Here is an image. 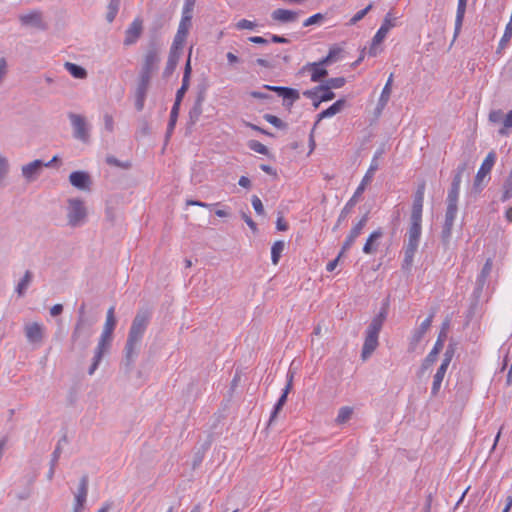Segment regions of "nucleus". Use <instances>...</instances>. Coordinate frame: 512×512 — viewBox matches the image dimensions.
Wrapping results in <instances>:
<instances>
[{
	"instance_id": "052dcab7",
	"label": "nucleus",
	"mask_w": 512,
	"mask_h": 512,
	"mask_svg": "<svg viewBox=\"0 0 512 512\" xmlns=\"http://www.w3.org/2000/svg\"><path fill=\"white\" fill-rule=\"evenodd\" d=\"M138 342L139 341L128 337L126 347H125L126 354H127L128 358H131L133 356V354L135 353V348H136V345Z\"/></svg>"
},
{
	"instance_id": "2eb2a0df",
	"label": "nucleus",
	"mask_w": 512,
	"mask_h": 512,
	"mask_svg": "<svg viewBox=\"0 0 512 512\" xmlns=\"http://www.w3.org/2000/svg\"><path fill=\"white\" fill-rule=\"evenodd\" d=\"M465 171V165H461L457 168L456 174L454 175L451 188L448 192L447 196V204H454L457 205L459 192H460V185L462 181V175Z\"/></svg>"
},
{
	"instance_id": "473e14b6",
	"label": "nucleus",
	"mask_w": 512,
	"mask_h": 512,
	"mask_svg": "<svg viewBox=\"0 0 512 512\" xmlns=\"http://www.w3.org/2000/svg\"><path fill=\"white\" fill-rule=\"evenodd\" d=\"M65 68L76 79H84L87 76L86 70L77 64L66 62Z\"/></svg>"
},
{
	"instance_id": "4c0bfd02",
	"label": "nucleus",
	"mask_w": 512,
	"mask_h": 512,
	"mask_svg": "<svg viewBox=\"0 0 512 512\" xmlns=\"http://www.w3.org/2000/svg\"><path fill=\"white\" fill-rule=\"evenodd\" d=\"M150 79H151L150 76L140 74L139 83H138V86H137V89H136V95L137 96H144V97H146L147 90H148L149 83H150Z\"/></svg>"
},
{
	"instance_id": "72a5a7b5",
	"label": "nucleus",
	"mask_w": 512,
	"mask_h": 512,
	"mask_svg": "<svg viewBox=\"0 0 512 512\" xmlns=\"http://www.w3.org/2000/svg\"><path fill=\"white\" fill-rule=\"evenodd\" d=\"M493 268V261L491 258H488L484 264V266L481 269L480 274L478 275L477 282L479 285L483 286L489 277L491 271Z\"/></svg>"
},
{
	"instance_id": "c85d7f7f",
	"label": "nucleus",
	"mask_w": 512,
	"mask_h": 512,
	"mask_svg": "<svg viewBox=\"0 0 512 512\" xmlns=\"http://www.w3.org/2000/svg\"><path fill=\"white\" fill-rule=\"evenodd\" d=\"M447 369H448V367L440 365L438 367L436 373L434 374L433 381H432V387H431V395L432 396H437V394L439 393L443 379L447 372Z\"/></svg>"
},
{
	"instance_id": "6e6d98bb",
	"label": "nucleus",
	"mask_w": 512,
	"mask_h": 512,
	"mask_svg": "<svg viewBox=\"0 0 512 512\" xmlns=\"http://www.w3.org/2000/svg\"><path fill=\"white\" fill-rule=\"evenodd\" d=\"M194 5H195V0H185L183 8H182L181 16H187V18L192 19Z\"/></svg>"
},
{
	"instance_id": "ea45409f",
	"label": "nucleus",
	"mask_w": 512,
	"mask_h": 512,
	"mask_svg": "<svg viewBox=\"0 0 512 512\" xmlns=\"http://www.w3.org/2000/svg\"><path fill=\"white\" fill-rule=\"evenodd\" d=\"M179 55H180L179 52L170 51L168 61L166 64V68H165L166 75L171 74L175 70L178 60H179Z\"/></svg>"
},
{
	"instance_id": "4468645a",
	"label": "nucleus",
	"mask_w": 512,
	"mask_h": 512,
	"mask_svg": "<svg viewBox=\"0 0 512 512\" xmlns=\"http://www.w3.org/2000/svg\"><path fill=\"white\" fill-rule=\"evenodd\" d=\"M367 221H368V215L365 214L361 217V219L356 224H354V226L351 228L349 234L347 235L345 241L343 242L342 252H345L352 247V245L354 244L356 239L362 233Z\"/></svg>"
},
{
	"instance_id": "4d7b16f0",
	"label": "nucleus",
	"mask_w": 512,
	"mask_h": 512,
	"mask_svg": "<svg viewBox=\"0 0 512 512\" xmlns=\"http://www.w3.org/2000/svg\"><path fill=\"white\" fill-rule=\"evenodd\" d=\"M104 129L112 133L114 131V118L111 114L105 113L103 115Z\"/></svg>"
},
{
	"instance_id": "4be33fe9",
	"label": "nucleus",
	"mask_w": 512,
	"mask_h": 512,
	"mask_svg": "<svg viewBox=\"0 0 512 512\" xmlns=\"http://www.w3.org/2000/svg\"><path fill=\"white\" fill-rule=\"evenodd\" d=\"M382 236L383 232L381 229H377L371 232L363 246V253L367 255L374 254L377 250L378 242L382 238Z\"/></svg>"
},
{
	"instance_id": "b1692460",
	"label": "nucleus",
	"mask_w": 512,
	"mask_h": 512,
	"mask_svg": "<svg viewBox=\"0 0 512 512\" xmlns=\"http://www.w3.org/2000/svg\"><path fill=\"white\" fill-rule=\"evenodd\" d=\"M467 1L468 0H458L453 41L456 40V38L458 37V35L461 32V28L463 25V20H464V16H465V12H466Z\"/></svg>"
},
{
	"instance_id": "bb28decb",
	"label": "nucleus",
	"mask_w": 512,
	"mask_h": 512,
	"mask_svg": "<svg viewBox=\"0 0 512 512\" xmlns=\"http://www.w3.org/2000/svg\"><path fill=\"white\" fill-rule=\"evenodd\" d=\"M388 33L389 32H387V30H385L384 28H381V27L377 30V32L375 33V35L372 39L369 50H368V54L370 56L378 55V53L381 51L380 45L384 41V39L386 38Z\"/></svg>"
},
{
	"instance_id": "423d86ee",
	"label": "nucleus",
	"mask_w": 512,
	"mask_h": 512,
	"mask_svg": "<svg viewBox=\"0 0 512 512\" xmlns=\"http://www.w3.org/2000/svg\"><path fill=\"white\" fill-rule=\"evenodd\" d=\"M88 211L85 202L76 197L69 198L66 206L67 223L72 228L83 226L87 222Z\"/></svg>"
},
{
	"instance_id": "39448f33",
	"label": "nucleus",
	"mask_w": 512,
	"mask_h": 512,
	"mask_svg": "<svg viewBox=\"0 0 512 512\" xmlns=\"http://www.w3.org/2000/svg\"><path fill=\"white\" fill-rule=\"evenodd\" d=\"M84 308L80 309V316L71 335L73 349L85 350L89 344L94 330L92 323L84 317Z\"/></svg>"
},
{
	"instance_id": "3c124183",
	"label": "nucleus",
	"mask_w": 512,
	"mask_h": 512,
	"mask_svg": "<svg viewBox=\"0 0 512 512\" xmlns=\"http://www.w3.org/2000/svg\"><path fill=\"white\" fill-rule=\"evenodd\" d=\"M339 53V50L336 48H332L329 50L328 54L319 60L325 67L329 64L333 63L336 60V56Z\"/></svg>"
},
{
	"instance_id": "13d9d810",
	"label": "nucleus",
	"mask_w": 512,
	"mask_h": 512,
	"mask_svg": "<svg viewBox=\"0 0 512 512\" xmlns=\"http://www.w3.org/2000/svg\"><path fill=\"white\" fill-rule=\"evenodd\" d=\"M454 356V348L452 346H449L444 355H443V359L441 361V364L440 365H443L445 367H449L451 361H452V358Z\"/></svg>"
},
{
	"instance_id": "603ef678",
	"label": "nucleus",
	"mask_w": 512,
	"mask_h": 512,
	"mask_svg": "<svg viewBox=\"0 0 512 512\" xmlns=\"http://www.w3.org/2000/svg\"><path fill=\"white\" fill-rule=\"evenodd\" d=\"M8 171H9L8 159L4 155L0 154V183L6 177Z\"/></svg>"
},
{
	"instance_id": "bf43d9fd",
	"label": "nucleus",
	"mask_w": 512,
	"mask_h": 512,
	"mask_svg": "<svg viewBox=\"0 0 512 512\" xmlns=\"http://www.w3.org/2000/svg\"><path fill=\"white\" fill-rule=\"evenodd\" d=\"M256 27V23L247 19H241L237 22L236 28L239 30L247 29L254 30Z\"/></svg>"
},
{
	"instance_id": "0eeeda50",
	"label": "nucleus",
	"mask_w": 512,
	"mask_h": 512,
	"mask_svg": "<svg viewBox=\"0 0 512 512\" xmlns=\"http://www.w3.org/2000/svg\"><path fill=\"white\" fill-rule=\"evenodd\" d=\"M73 137L83 143H87L90 139V128L84 116L76 113H69Z\"/></svg>"
},
{
	"instance_id": "20e7f679",
	"label": "nucleus",
	"mask_w": 512,
	"mask_h": 512,
	"mask_svg": "<svg viewBox=\"0 0 512 512\" xmlns=\"http://www.w3.org/2000/svg\"><path fill=\"white\" fill-rule=\"evenodd\" d=\"M386 309L381 311L372 319L366 330V336L362 347L361 358L367 360L378 347V336L386 319Z\"/></svg>"
},
{
	"instance_id": "c9c22d12",
	"label": "nucleus",
	"mask_w": 512,
	"mask_h": 512,
	"mask_svg": "<svg viewBox=\"0 0 512 512\" xmlns=\"http://www.w3.org/2000/svg\"><path fill=\"white\" fill-rule=\"evenodd\" d=\"M179 109L180 106L178 105V103H174L170 112V119L167 128V138L170 137L171 133L175 128L178 119Z\"/></svg>"
},
{
	"instance_id": "dca6fc26",
	"label": "nucleus",
	"mask_w": 512,
	"mask_h": 512,
	"mask_svg": "<svg viewBox=\"0 0 512 512\" xmlns=\"http://www.w3.org/2000/svg\"><path fill=\"white\" fill-rule=\"evenodd\" d=\"M44 168V162L42 160H34L22 166L21 172L22 176L25 178L27 182H32L36 180V178L42 172Z\"/></svg>"
},
{
	"instance_id": "c756f323",
	"label": "nucleus",
	"mask_w": 512,
	"mask_h": 512,
	"mask_svg": "<svg viewBox=\"0 0 512 512\" xmlns=\"http://www.w3.org/2000/svg\"><path fill=\"white\" fill-rule=\"evenodd\" d=\"M345 104V101L343 99H339L336 102H334L329 108L323 110L318 114V120L317 122L321 121L325 118H331L337 113L341 112Z\"/></svg>"
},
{
	"instance_id": "c03bdc74",
	"label": "nucleus",
	"mask_w": 512,
	"mask_h": 512,
	"mask_svg": "<svg viewBox=\"0 0 512 512\" xmlns=\"http://www.w3.org/2000/svg\"><path fill=\"white\" fill-rule=\"evenodd\" d=\"M202 113V99L199 97L189 112L190 119L195 123Z\"/></svg>"
},
{
	"instance_id": "f3484780",
	"label": "nucleus",
	"mask_w": 512,
	"mask_h": 512,
	"mask_svg": "<svg viewBox=\"0 0 512 512\" xmlns=\"http://www.w3.org/2000/svg\"><path fill=\"white\" fill-rule=\"evenodd\" d=\"M434 314H430L421 324L420 326L413 332L410 343H409V349L411 351H414L416 349L417 344L422 340L425 333L430 328L432 321H433Z\"/></svg>"
},
{
	"instance_id": "412c9836",
	"label": "nucleus",
	"mask_w": 512,
	"mask_h": 512,
	"mask_svg": "<svg viewBox=\"0 0 512 512\" xmlns=\"http://www.w3.org/2000/svg\"><path fill=\"white\" fill-rule=\"evenodd\" d=\"M25 335L30 343H39L43 338V326L37 322L25 326Z\"/></svg>"
},
{
	"instance_id": "5fc2aeb1",
	"label": "nucleus",
	"mask_w": 512,
	"mask_h": 512,
	"mask_svg": "<svg viewBox=\"0 0 512 512\" xmlns=\"http://www.w3.org/2000/svg\"><path fill=\"white\" fill-rule=\"evenodd\" d=\"M249 148L259 154L266 155L268 153L267 147L259 141H250Z\"/></svg>"
},
{
	"instance_id": "9d476101",
	"label": "nucleus",
	"mask_w": 512,
	"mask_h": 512,
	"mask_svg": "<svg viewBox=\"0 0 512 512\" xmlns=\"http://www.w3.org/2000/svg\"><path fill=\"white\" fill-rule=\"evenodd\" d=\"M150 314L147 311L138 312L135 316L128 337L140 341L148 325Z\"/></svg>"
},
{
	"instance_id": "79ce46f5",
	"label": "nucleus",
	"mask_w": 512,
	"mask_h": 512,
	"mask_svg": "<svg viewBox=\"0 0 512 512\" xmlns=\"http://www.w3.org/2000/svg\"><path fill=\"white\" fill-rule=\"evenodd\" d=\"M191 21H192V19L187 18V16H181L177 34L184 35L187 37L190 27H191Z\"/></svg>"
},
{
	"instance_id": "9b49d317",
	"label": "nucleus",
	"mask_w": 512,
	"mask_h": 512,
	"mask_svg": "<svg viewBox=\"0 0 512 512\" xmlns=\"http://www.w3.org/2000/svg\"><path fill=\"white\" fill-rule=\"evenodd\" d=\"M299 74L302 76L309 74L311 82L316 83L320 82L324 77H326L328 71L320 61H317L306 63L299 70Z\"/></svg>"
},
{
	"instance_id": "f704fd0d",
	"label": "nucleus",
	"mask_w": 512,
	"mask_h": 512,
	"mask_svg": "<svg viewBox=\"0 0 512 512\" xmlns=\"http://www.w3.org/2000/svg\"><path fill=\"white\" fill-rule=\"evenodd\" d=\"M120 0H110L107 6V14L106 19L109 23H112L116 18L119 8H120Z\"/></svg>"
},
{
	"instance_id": "393cba45",
	"label": "nucleus",
	"mask_w": 512,
	"mask_h": 512,
	"mask_svg": "<svg viewBox=\"0 0 512 512\" xmlns=\"http://www.w3.org/2000/svg\"><path fill=\"white\" fill-rule=\"evenodd\" d=\"M88 494V478L83 476L80 479L79 487L75 493L74 506L84 507Z\"/></svg>"
},
{
	"instance_id": "338daca9",
	"label": "nucleus",
	"mask_w": 512,
	"mask_h": 512,
	"mask_svg": "<svg viewBox=\"0 0 512 512\" xmlns=\"http://www.w3.org/2000/svg\"><path fill=\"white\" fill-rule=\"evenodd\" d=\"M186 204L188 206H199V207H203V208H212L216 205H218V203L216 204H208V203H205V202H201V201H198V200H187Z\"/></svg>"
},
{
	"instance_id": "58836bf2",
	"label": "nucleus",
	"mask_w": 512,
	"mask_h": 512,
	"mask_svg": "<svg viewBox=\"0 0 512 512\" xmlns=\"http://www.w3.org/2000/svg\"><path fill=\"white\" fill-rule=\"evenodd\" d=\"M285 247V243L283 241H276L271 247V260L273 264H277L279 262V258L281 253L283 252Z\"/></svg>"
},
{
	"instance_id": "f03ea898",
	"label": "nucleus",
	"mask_w": 512,
	"mask_h": 512,
	"mask_svg": "<svg viewBox=\"0 0 512 512\" xmlns=\"http://www.w3.org/2000/svg\"><path fill=\"white\" fill-rule=\"evenodd\" d=\"M422 234V217L410 216V226L407 231V242L404 246V259L402 268L409 270L414 261V256L418 250Z\"/></svg>"
},
{
	"instance_id": "f8f14e48",
	"label": "nucleus",
	"mask_w": 512,
	"mask_h": 512,
	"mask_svg": "<svg viewBox=\"0 0 512 512\" xmlns=\"http://www.w3.org/2000/svg\"><path fill=\"white\" fill-rule=\"evenodd\" d=\"M159 50L156 47H151L147 50L140 74L150 76L158 69L160 62Z\"/></svg>"
},
{
	"instance_id": "6e6552de",
	"label": "nucleus",
	"mask_w": 512,
	"mask_h": 512,
	"mask_svg": "<svg viewBox=\"0 0 512 512\" xmlns=\"http://www.w3.org/2000/svg\"><path fill=\"white\" fill-rule=\"evenodd\" d=\"M303 95L312 100L313 106L318 108L322 102L330 101L335 97L333 91H330L327 87L323 85L316 86L312 89L305 90Z\"/></svg>"
},
{
	"instance_id": "aec40b11",
	"label": "nucleus",
	"mask_w": 512,
	"mask_h": 512,
	"mask_svg": "<svg viewBox=\"0 0 512 512\" xmlns=\"http://www.w3.org/2000/svg\"><path fill=\"white\" fill-rule=\"evenodd\" d=\"M268 89L276 92L284 101H289L288 105H292L300 98L298 90L284 86H267Z\"/></svg>"
},
{
	"instance_id": "37998d69",
	"label": "nucleus",
	"mask_w": 512,
	"mask_h": 512,
	"mask_svg": "<svg viewBox=\"0 0 512 512\" xmlns=\"http://www.w3.org/2000/svg\"><path fill=\"white\" fill-rule=\"evenodd\" d=\"M345 78L343 77H336V78H330L326 81L325 84H322L324 87H327L330 91L332 89H338L344 86L345 84Z\"/></svg>"
},
{
	"instance_id": "5701e85b",
	"label": "nucleus",
	"mask_w": 512,
	"mask_h": 512,
	"mask_svg": "<svg viewBox=\"0 0 512 512\" xmlns=\"http://www.w3.org/2000/svg\"><path fill=\"white\" fill-rule=\"evenodd\" d=\"M271 18L280 23H290L297 20L298 13L296 11L279 8L272 12Z\"/></svg>"
},
{
	"instance_id": "e433bc0d",
	"label": "nucleus",
	"mask_w": 512,
	"mask_h": 512,
	"mask_svg": "<svg viewBox=\"0 0 512 512\" xmlns=\"http://www.w3.org/2000/svg\"><path fill=\"white\" fill-rule=\"evenodd\" d=\"M423 203L424 196L415 193L412 204L411 216L422 217Z\"/></svg>"
},
{
	"instance_id": "a878e982",
	"label": "nucleus",
	"mask_w": 512,
	"mask_h": 512,
	"mask_svg": "<svg viewBox=\"0 0 512 512\" xmlns=\"http://www.w3.org/2000/svg\"><path fill=\"white\" fill-rule=\"evenodd\" d=\"M443 348V340L441 339V336L438 337L437 341L435 342L432 350L428 353L426 358L424 359L421 370L425 371L427 370L437 359V356L439 352Z\"/></svg>"
},
{
	"instance_id": "680f3d73",
	"label": "nucleus",
	"mask_w": 512,
	"mask_h": 512,
	"mask_svg": "<svg viewBox=\"0 0 512 512\" xmlns=\"http://www.w3.org/2000/svg\"><path fill=\"white\" fill-rule=\"evenodd\" d=\"M251 202H252V206H253L255 212L258 215H262L264 213V207H263V204H262V201L260 200V198L256 195H254L251 199Z\"/></svg>"
},
{
	"instance_id": "8fccbe9b",
	"label": "nucleus",
	"mask_w": 512,
	"mask_h": 512,
	"mask_svg": "<svg viewBox=\"0 0 512 512\" xmlns=\"http://www.w3.org/2000/svg\"><path fill=\"white\" fill-rule=\"evenodd\" d=\"M395 19L396 18L392 16V13L388 12L385 15L384 20L380 27L384 28L385 30H387V32H389L393 27L396 26Z\"/></svg>"
},
{
	"instance_id": "7ed1b4c3",
	"label": "nucleus",
	"mask_w": 512,
	"mask_h": 512,
	"mask_svg": "<svg viewBox=\"0 0 512 512\" xmlns=\"http://www.w3.org/2000/svg\"><path fill=\"white\" fill-rule=\"evenodd\" d=\"M382 154V151H377L370 163V166L366 172V174L364 175L361 183L359 184V186L357 187L356 191L354 192L353 196L349 199V201L345 204V206L343 207V209L341 210L339 216H338V219H337V224L336 226L334 227V230L337 229L340 225V223L342 221H345L349 215V213L351 212L352 208L354 207V205L356 204L358 198L362 195V193L365 191L366 189V185L368 183H370L373 179V176H374V173L378 170L379 168V163H378V158L381 156Z\"/></svg>"
},
{
	"instance_id": "49530a36",
	"label": "nucleus",
	"mask_w": 512,
	"mask_h": 512,
	"mask_svg": "<svg viewBox=\"0 0 512 512\" xmlns=\"http://www.w3.org/2000/svg\"><path fill=\"white\" fill-rule=\"evenodd\" d=\"M264 119L278 129L286 128V124L277 116L272 114H265Z\"/></svg>"
},
{
	"instance_id": "a18cd8bd",
	"label": "nucleus",
	"mask_w": 512,
	"mask_h": 512,
	"mask_svg": "<svg viewBox=\"0 0 512 512\" xmlns=\"http://www.w3.org/2000/svg\"><path fill=\"white\" fill-rule=\"evenodd\" d=\"M190 58H191V52L189 53V56H188V59H187L186 65H185L181 87L189 88L190 75H191V61H190Z\"/></svg>"
},
{
	"instance_id": "ddd939ff",
	"label": "nucleus",
	"mask_w": 512,
	"mask_h": 512,
	"mask_svg": "<svg viewBox=\"0 0 512 512\" xmlns=\"http://www.w3.org/2000/svg\"><path fill=\"white\" fill-rule=\"evenodd\" d=\"M495 162H496L495 152H493V151L489 152L487 154L486 158L483 160V162L475 176V181H474L475 188L480 187L482 185L484 178L490 174Z\"/></svg>"
},
{
	"instance_id": "69168bd1",
	"label": "nucleus",
	"mask_w": 512,
	"mask_h": 512,
	"mask_svg": "<svg viewBox=\"0 0 512 512\" xmlns=\"http://www.w3.org/2000/svg\"><path fill=\"white\" fill-rule=\"evenodd\" d=\"M512 197V185H510L509 179H506L504 184V192L502 195V200L507 201Z\"/></svg>"
},
{
	"instance_id": "6ab92c4d",
	"label": "nucleus",
	"mask_w": 512,
	"mask_h": 512,
	"mask_svg": "<svg viewBox=\"0 0 512 512\" xmlns=\"http://www.w3.org/2000/svg\"><path fill=\"white\" fill-rule=\"evenodd\" d=\"M70 184L79 190H89L91 179L85 171H74L69 175Z\"/></svg>"
},
{
	"instance_id": "1a4fd4ad",
	"label": "nucleus",
	"mask_w": 512,
	"mask_h": 512,
	"mask_svg": "<svg viewBox=\"0 0 512 512\" xmlns=\"http://www.w3.org/2000/svg\"><path fill=\"white\" fill-rule=\"evenodd\" d=\"M458 207L454 204H447L445 219L441 232V239L445 245H448L452 235L454 221L457 215Z\"/></svg>"
},
{
	"instance_id": "a19ab883",
	"label": "nucleus",
	"mask_w": 512,
	"mask_h": 512,
	"mask_svg": "<svg viewBox=\"0 0 512 512\" xmlns=\"http://www.w3.org/2000/svg\"><path fill=\"white\" fill-rule=\"evenodd\" d=\"M353 413V410L351 407L344 406L341 407L338 411V415L336 417V423L343 424L346 421H348Z\"/></svg>"
},
{
	"instance_id": "e2e57ef3",
	"label": "nucleus",
	"mask_w": 512,
	"mask_h": 512,
	"mask_svg": "<svg viewBox=\"0 0 512 512\" xmlns=\"http://www.w3.org/2000/svg\"><path fill=\"white\" fill-rule=\"evenodd\" d=\"M8 72L7 61L4 57H0V84L4 81Z\"/></svg>"
},
{
	"instance_id": "a211bd4d",
	"label": "nucleus",
	"mask_w": 512,
	"mask_h": 512,
	"mask_svg": "<svg viewBox=\"0 0 512 512\" xmlns=\"http://www.w3.org/2000/svg\"><path fill=\"white\" fill-rule=\"evenodd\" d=\"M143 29V22L140 18H136L129 25L127 30L125 31V39L124 44L126 46L132 45L137 42L139 39Z\"/></svg>"
},
{
	"instance_id": "2f4dec72",
	"label": "nucleus",
	"mask_w": 512,
	"mask_h": 512,
	"mask_svg": "<svg viewBox=\"0 0 512 512\" xmlns=\"http://www.w3.org/2000/svg\"><path fill=\"white\" fill-rule=\"evenodd\" d=\"M392 82H393V74H391L384 86V88L382 89V92H381V95L379 97V103L378 105L383 108L384 106H386V104L388 103L389 99H390V94H391V86H392Z\"/></svg>"
},
{
	"instance_id": "7c9ffc66",
	"label": "nucleus",
	"mask_w": 512,
	"mask_h": 512,
	"mask_svg": "<svg viewBox=\"0 0 512 512\" xmlns=\"http://www.w3.org/2000/svg\"><path fill=\"white\" fill-rule=\"evenodd\" d=\"M33 274L31 271L27 270L23 277L19 280L18 284L15 287V292L19 297L24 296L26 293L28 287L30 286L32 282Z\"/></svg>"
},
{
	"instance_id": "774afa93",
	"label": "nucleus",
	"mask_w": 512,
	"mask_h": 512,
	"mask_svg": "<svg viewBox=\"0 0 512 512\" xmlns=\"http://www.w3.org/2000/svg\"><path fill=\"white\" fill-rule=\"evenodd\" d=\"M276 228L279 231H286L288 229V224L284 220L282 216H279L276 221Z\"/></svg>"
},
{
	"instance_id": "09e8293b",
	"label": "nucleus",
	"mask_w": 512,
	"mask_h": 512,
	"mask_svg": "<svg viewBox=\"0 0 512 512\" xmlns=\"http://www.w3.org/2000/svg\"><path fill=\"white\" fill-rule=\"evenodd\" d=\"M292 379H293V375H290L289 379H288V382H287V385L283 389L282 395L279 397L278 401L276 402V404H278V405H280L282 407L285 404V402L287 400V395H288L289 391L292 388Z\"/></svg>"
},
{
	"instance_id": "864d4df0",
	"label": "nucleus",
	"mask_w": 512,
	"mask_h": 512,
	"mask_svg": "<svg viewBox=\"0 0 512 512\" xmlns=\"http://www.w3.org/2000/svg\"><path fill=\"white\" fill-rule=\"evenodd\" d=\"M373 5L370 3L368 6H366L364 9L358 11L351 19L350 24L354 25L361 19H363L366 14L372 9Z\"/></svg>"
},
{
	"instance_id": "cd10ccee",
	"label": "nucleus",
	"mask_w": 512,
	"mask_h": 512,
	"mask_svg": "<svg viewBox=\"0 0 512 512\" xmlns=\"http://www.w3.org/2000/svg\"><path fill=\"white\" fill-rule=\"evenodd\" d=\"M20 21L25 26H31L36 28H43V22L41 13L38 11H33L27 14H23L20 16Z\"/></svg>"
},
{
	"instance_id": "0e129e2a",
	"label": "nucleus",
	"mask_w": 512,
	"mask_h": 512,
	"mask_svg": "<svg viewBox=\"0 0 512 512\" xmlns=\"http://www.w3.org/2000/svg\"><path fill=\"white\" fill-rule=\"evenodd\" d=\"M321 19H323V15L321 13H316V14L310 16L309 18H307L303 22V26L304 27L311 26V25L316 24L317 22H319Z\"/></svg>"
},
{
	"instance_id": "de8ad7c7",
	"label": "nucleus",
	"mask_w": 512,
	"mask_h": 512,
	"mask_svg": "<svg viewBox=\"0 0 512 512\" xmlns=\"http://www.w3.org/2000/svg\"><path fill=\"white\" fill-rule=\"evenodd\" d=\"M186 38H187L186 36L180 35V34L176 33L170 51H174V52H179L180 53V51H181V49H182V47H183V45L185 43Z\"/></svg>"
},
{
	"instance_id": "f257e3e1",
	"label": "nucleus",
	"mask_w": 512,
	"mask_h": 512,
	"mask_svg": "<svg viewBox=\"0 0 512 512\" xmlns=\"http://www.w3.org/2000/svg\"><path fill=\"white\" fill-rule=\"evenodd\" d=\"M114 312H115V308L113 306L110 307L107 311L104 328H103V331L99 338L97 347L95 349L92 364L88 370L89 375L94 374V372L97 370L100 362L102 361L104 354L109 350V348L111 346L112 334H113L114 328L116 326V319H115Z\"/></svg>"
}]
</instances>
